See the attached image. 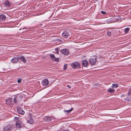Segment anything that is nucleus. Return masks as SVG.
I'll return each instance as SVG.
<instances>
[{"instance_id": "f3484780", "label": "nucleus", "mask_w": 131, "mask_h": 131, "mask_svg": "<svg viewBox=\"0 0 131 131\" xmlns=\"http://www.w3.org/2000/svg\"><path fill=\"white\" fill-rule=\"evenodd\" d=\"M118 85L117 83H113L112 84V88H116L118 87Z\"/></svg>"}, {"instance_id": "1a4fd4ad", "label": "nucleus", "mask_w": 131, "mask_h": 131, "mask_svg": "<svg viewBox=\"0 0 131 131\" xmlns=\"http://www.w3.org/2000/svg\"><path fill=\"white\" fill-rule=\"evenodd\" d=\"M17 111L18 113L20 114L23 115L25 113L24 111L20 108H17Z\"/></svg>"}, {"instance_id": "c756f323", "label": "nucleus", "mask_w": 131, "mask_h": 131, "mask_svg": "<svg viewBox=\"0 0 131 131\" xmlns=\"http://www.w3.org/2000/svg\"><path fill=\"white\" fill-rule=\"evenodd\" d=\"M101 13L102 14H105L106 13V12L103 11H101Z\"/></svg>"}, {"instance_id": "c9c22d12", "label": "nucleus", "mask_w": 131, "mask_h": 131, "mask_svg": "<svg viewBox=\"0 0 131 131\" xmlns=\"http://www.w3.org/2000/svg\"><path fill=\"white\" fill-rule=\"evenodd\" d=\"M124 95H125V94H123L121 95V97H122Z\"/></svg>"}, {"instance_id": "e433bc0d", "label": "nucleus", "mask_w": 131, "mask_h": 131, "mask_svg": "<svg viewBox=\"0 0 131 131\" xmlns=\"http://www.w3.org/2000/svg\"><path fill=\"white\" fill-rule=\"evenodd\" d=\"M42 25V24H40L39 25L40 26H41V25Z\"/></svg>"}, {"instance_id": "f257e3e1", "label": "nucleus", "mask_w": 131, "mask_h": 131, "mask_svg": "<svg viewBox=\"0 0 131 131\" xmlns=\"http://www.w3.org/2000/svg\"><path fill=\"white\" fill-rule=\"evenodd\" d=\"M22 96L20 95H15L13 97V102L14 103H17L21 99Z\"/></svg>"}, {"instance_id": "473e14b6", "label": "nucleus", "mask_w": 131, "mask_h": 131, "mask_svg": "<svg viewBox=\"0 0 131 131\" xmlns=\"http://www.w3.org/2000/svg\"><path fill=\"white\" fill-rule=\"evenodd\" d=\"M106 22L108 23H111V22H110V21H109V20H106Z\"/></svg>"}, {"instance_id": "f704fd0d", "label": "nucleus", "mask_w": 131, "mask_h": 131, "mask_svg": "<svg viewBox=\"0 0 131 131\" xmlns=\"http://www.w3.org/2000/svg\"><path fill=\"white\" fill-rule=\"evenodd\" d=\"M67 87L69 88V89H70L71 88V87L69 85H68Z\"/></svg>"}, {"instance_id": "dca6fc26", "label": "nucleus", "mask_w": 131, "mask_h": 131, "mask_svg": "<svg viewBox=\"0 0 131 131\" xmlns=\"http://www.w3.org/2000/svg\"><path fill=\"white\" fill-rule=\"evenodd\" d=\"M6 18L4 14H2L0 15V20L1 21L4 20Z\"/></svg>"}, {"instance_id": "7c9ffc66", "label": "nucleus", "mask_w": 131, "mask_h": 131, "mask_svg": "<svg viewBox=\"0 0 131 131\" xmlns=\"http://www.w3.org/2000/svg\"><path fill=\"white\" fill-rule=\"evenodd\" d=\"M14 119L18 121V120L19 119V118L17 117H15L14 118Z\"/></svg>"}, {"instance_id": "6ab92c4d", "label": "nucleus", "mask_w": 131, "mask_h": 131, "mask_svg": "<svg viewBox=\"0 0 131 131\" xmlns=\"http://www.w3.org/2000/svg\"><path fill=\"white\" fill-rule=\"evenodd\" d=\"M115 91V90L114 89H112V88H110L108 90V92H110L111 93H113Z\"/></svg>"}, {"instance_id": "a878e982", "label": "nucleus", "mask_w": 131, "mask_h": 131, "mask_svg": "<svg viewBox=\"0 0 131 131\" xmlns=\"http://www.w3.org/2000/svg\"><path fill=\"white\" fill-rule=\"evenodd\" d=\"M107 34L109 36H111V32L109 31L107 32Z\"/></svg>"}, {"instance_id": "aec40b11", "label": "nucleus", "mask_w": 131, "mask_h": 131, "mask_svg": "<svg viewBox=\"0 0 131 131\" xmlns=\"http://www.w3.org/2000/svg\"><path fill=\"white\" fill-rule=\"evenodd\" d=\"M130 28L129 27H127L125 28L124 30V32L125 33H127L128 32Z\"/></svg>"}, {"instance_id": "f03ea898", "label": "nucleus", "mask_w": 131, "mask_h": 131, "mask_svg": "<svg viewBox=\"0 0 131 131\" xmlns=\"http://www.w3.org/2000/svg\"><path fill=\"white\" fill-rule=\"evenodd\" d=\"M98 58L96 56H93L90 58L89 60V62L92 65H94L95 64L96 61L97 59Z\"/></svg>"}, {"instance_id": "ddd939ff", "label": "nucleus", "mask_w": 131, "mask_h": 131, "mask_svg": "<svg viewBox=\"0 0 131 131\" xmlns=\"http://www.w3.org/2000/svg\"><path fill=\"white\" fill-rule=\"evenodd\" d=\"M82 64V66L85 67H86L88 65V62L86 60L83 61Z\"/></svg>"}, {"instance_id": "c85d7f7f", "label": "nucleus", "mask_w": 131, "mask_h": 131, "mask_svg": "<svg viewBox=\"0 0 131 131\" xmlns=\"http://www.w3.org/2000/svg\"><path fill=\"white\" fill-rule=\"evenodd\" d=\"M67 64H65L64 66V67L63 69L64 70L66 69L67 68Z\"/></svg>"}, {"instance_id": "bb28decb", "label": "nucleus", "mask_w": 131, "mask_h": 131, "mask_svg": "<svg viewBox=\"0 0 131 131\" xmlns=\"http://www.w3.org/2000/svg\"><path fill=\"white\" fill-rule=\"evenodd\" d=\"M60 131H70L68 129H67L65 130L64 129H61L60 130Z\"/></svg>"}, {"instance_id": "39448f33", "label": "nucleus", "mask_w": 131, "mask_h": 131, "mask_svg": "<svg viewBox=\"0 0 131 131\" xmlns=\"http://www.w3.org/2000/svg\"><path fill=\"white\" fill-rule=\"evenodd\" d=\"M69 31H66L62 34V35L63 37L67 38L69 36Z\"/></svg>"}, {"instance_id": "7ed1b4c3", "label": "nucleus", "mask_w": 131, "mask_h": 131, "mask_svg": "<svg viewBox=\"0 0 131 131\" xmlns=\"http://www.w3.org/2000/svg\"><path fill=\"white\" fill-rule=\"evenodd\" d=\"M71 66L74 69L77 68L79 69L80 68V66L79 64L77 62H74L71 64Z\"/></svg>"}, {"instance_id": "b1692460", "label": "nucleus", "mask_w": 131, "mask_h": 131, "mask_svg": "<svg viewBox=\"0 0 131 131\" xmlns=\"http://www.w3.org/2000/svg\"><path fill=\"white\" fill-rule=\"evenodd\" d=\"M9 127L6 126L4 128V131H9L8 129L9 128Z\"/></svg>"}, {"instance_id": "4be33fe9", "label": "nucleus", "mask_w": 131, "mask_h": 131, "mask_svg": "<svg viewBox=\"0 0 131 131\" xmlns=\"http://www.w3.org/2000/svg\"><path fill=\"white\" fill-rule=\"evenodd\" d=\"M7 126H8L10 127L9 128H8V129L9 130V131L12 130L14 128V127L13 126H12L10 125H8Z\"/></svg>"}, {"instance_id": "393cba45", "label": "nucleus", "mask_w": 131, "mask_h": 131, "mask_svg": "<svg viewBox=\"0 0 131 131\" xmlns=\"http://www.w3.org/2000/svg\"><path fill=\"white\" fill-rule=\"evenodd\" d=\"M127 94L128 96H129L130 95H131V88L129 89Z\"/></svg>"}, {"instance_id": "a211bd4d", "label": "nucleus", "mask_w": 131, "mask_h": 131, "mask_svg": "<svg viewBox=\"0 0 131 131\" xmlns=\"http://www.w3.org/2000/svg\"><path fill=\"white\" fill-rule=\"evenodd\" d=\"M73 110V108H71L70 110H64V112H67L68 113H69L70 112H71Z\"/></svg>"}, {"instance_id": "2f4dec72", "label": "nucleus", "mask_w": 131, "mask_h": 131, "mask_svg": "<svg viewBox=\"0 0 131 131\" xmlns=\"http://www.w3.org/2000/svg\"><path fill=\"white\" fill-rule=\"evenodd\" d=\"M21 79H19L17 81V82L19 83H20L21 82Z\"/></svg>"}, {"instance_id": "2eb2a0df", "label": "nucleus", "mask_w": 131, "mask_h": 131, "mask_svg": "<svg viewBox=\"0 0 131 131\" xmlns=\"http://www.w3.org/2000/svg\"><path fill=\"white\" fill-rule=\"evenodd\" d=\"M18 58V60H21L23 63H25V58L24 56L23 55L19 56Z\"/></svg>"}, {"instance_id": "0eeeda50", "label": "nucleus", "mask_w": 131, "mask_h": 131, "mask_svg": "<svg viewBox=\"0 0 131 131\" xmlns=\"http://www.w3.org/2000/svg\"><path fill=\"white\" fill-rule=\"evenodd\" d=\"M49 81L47 79H45L42 82V84L43 85H46L48 84Z\"/></svg>"}, {"instance_id": "20e7f679", "label": "nucleus", "mask_w": 131, "mask_h": 131, "mask_svg": "<svg viewBox=\"0 0 131 131\" xmlns=\"http://www.w3.org/2000/svg\"><path fill=\"white\" fill-rule=\"evenodd\" d=\"M60 52L62 54L66 55H68L70 53L68 49H62L60 50Z\"/></svg>"}, {"instance_id": "412c9836", "label": "nucleus", "mask_w": 131, "mask_h": 131, "mask_svg": "<svg viewBox=\"0 0 131 131\" xmlns=\"http://www.w3.org/2000/svg\"><path fill=\"white\" fill-rule=\"evenodd\" d=\"M124 100L128 101H131V97H126L124 99Z\"/></svg>"}, {"instance_id": "cd10ccee", "label": "nucleus", "mask_w": 131, "mask_h": 131, "mask_svg": "<svg viewBox=\"0 0 131 131\" xmlns=\"http://www.w3.org/2000/svg\"><path fill=\"white\" fill-rule=\"evenodd\" d=\"M56 53L58 54H59V50H58V48H57L56 49Z\"/></svg>"}, {"instance_id": "4468645a", "label": "nucleus", "mask_w": 131, "mask_h": 131, "mask_svg": "<svg viewBox=\"0 0 131 131\" xmlns=\"http://www.w3.org/2000/svg\"><path fill=\"white\" fill-rule=\"evenodd\" d=\"M18 61V58L15 57L12 59L11 60V62L13 63H16Z\"/></svg>"}, {"instance_id": "5701e85b", "label": "nucleus", "mask_w": 131, "mask_h": 131, "mask_svg": "<svg viewBox=\"0 0 131 131\" xmlns=\"http://www.w3.org/2000/svg\"><path fill=\"white\" fill-rule=\"evenodd\" d=\"M100 85L98 83H94L93 84V86L95 88H96L98 87H99Z\"/></svg>"}, {"instance_id": "72a5a7b5", "label": "nucleus", "mask_w": 131, "mask_h": 131, "mask_svg": "<svg viewBox=\"0 0 131 131\" xmlns=\"http://www.w3.org/2000/svg\"><path fill=\"white\" fill-rule=\"evenodd\" d=\"M51 119L50 118V117H49V118H48V120L49 121H50L51 120Z\"/></svg>"}, {"instance_id": "9d476101", "label": "nucleus", "mask_w": 131, "mask_h": 131, "mask_svg": "<svg viewBox=\"0 0 131 131\" xmlns=\"http://www.w3.org/2000/svg\"><path fill=\"white\" fill-rule=\"evenodd\" d=\"M50 56L51 59L53 61H58V60H59L58 59H57L55 57L54 54H51Z\"/></svg>"}, {"instance_id": "9b49d317", "label": "nucleus", "mask_w": 131, "mask_h": 131, "mask_svg": "<svg viewBox=\"0 0 131 131\" xmlns=\"http://www.w3.org/2000/svg\"><path fill=\"white\" fill-rule=\"evenodd\" d=\"M21 122L20 121H18L16 122V128H18L21 127Z\"/></svg>"}, {"instance_id": "4c0bfd02", "label": "nucleus", "mask_w": 131, "mask_h": 131, "mask_svg": "<svg viewBox=\"0 0 131 131\" xmlns=\"http://www.w3.org/2000/svg\"><path fill=\"white\" fill-rule=\"evenodd\" d=\"M25 63L26 62V59H25Z\"/></svg>"}, {"instance_id": "f8f14e48", "label": "nucleus", "mask_w": 131, "mask_h": 131, "mask_svg": "<svg viewBox=\"0 0 131 131\" xmlns=\"http://www.w3.org/2000/svg\"><path fill=\"white\" fill-rule=\"evenodd\" d=\"M13 98H10L6 100V103L8 105H10L12 104V102L13 100Z\"/></svg>"}, {"instance_id": "423d86ee", "label": "nucleus", "mask_w": 131, "mask_h": 131, "mask_svg": "<svg viewBox=\"0 0 131 131\" xmlns=\"http://www.w3.org/2000/svg\"><path fill=\"white\" fill-rule=\"evenodd\" d=\"M4 6L7 7H9L10 6L9 1H5L3 3Z\"/></svg>"}, {"instance_id": "6e6552de", "label": "nucleus", "mask_w": 131, "mask_h": 131, "mask_svg": "<svg viewBox=\"0 0 131 131\" xmlns=\"http://www.w3.org/2000/svg\"><path fill=\"white\" fill-rule=\"evenodd\" d=\"M27 122L28 123H29L30 124H32L34 122L33 119L31 117V114H30L29 117V118H28V119H27Z\"/></svg>"}]
</instances>
